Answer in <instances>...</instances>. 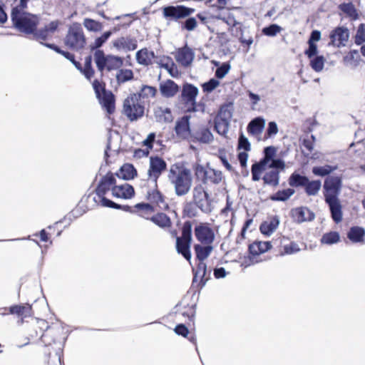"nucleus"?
<instances>
[{
  "mask_svg": "<svg viewBox=\"0 0 365 365\" xmlns=\"http://www.w3.org/2000/svg\"><path fill=\"white\" fill-rule=\"evenodd\" d=\"M123 113L131 121L136 120L144 114V106L140 103L138 96L130 94L123 102Z\"/></svg>",
  "mask_w": 365,
  "mask_h": 365,
  "instance_id": "nucleus-11",
  "label": "nucleus"
},
{
  "mask_svg": "<svg viewBox=\"0 0 365 365\" xmlns=\"http://www.w3.org/2000/svg\"><path fill=\"white\" fill-rule=\"evenodd\" d=\"M271 248L270 242H254L249 246V251L255 257L266 252Z\"/></svg>",
  "mask_w": 365,
  "mask_h": 365,
  "instance_id": "nucleus-30",
  "label": "nucleus"
},
{
  "mask_svg": "<svg viewBox=\"0 0 365 365\" xmlns=\"http://www.w3.org/2000/svg\"><path fill=\"white\" fill-rule=\"evenodd\" d=\"M322 187V182L319 180L309 181L306 183L304 188L305 192L309 196H314L319 193Z\"/></svg>",
  "mask_w": 365,
  "mask_h": 365,
  "instance_id": "nucleus-36",
  "label": "nucleus"
},
{
  "mask_svg": "<svg viewBox=\"0 0 365 365\" xmlns=\"http://www.w3.org/2000/svg\"><path fill=\"white\" fill-rule=\"evenodd\" d=\"M194 57V52L187 46L179 48L175 53V58L176 61L185 67H187L191 64Z\"/></svg>",
  "mask_w": 365,
  "mask_h": 365,
  "instance_id": "nucleus-19",
  "label": "nucleus"
},
{
  "mask_svg": "<svg viewBox=\"0 0 365 365\" xmlns=\"http://www.w3.org/2000/svg\"><path fill=\"white\" fill-rule=\"evenodd\" d=\"M135 57L137 62L143 66L152 64L155 58L154 52L148 48H143L137 51Z\"/></svg>",
  "mask_w": 365,
  "mask_h": 365,
  "instance_id": "nucleus-25",
  "label": "nucleus"
},
{
  "mask_svg": "<svg viewBox=\"0 0 365 365\" xmlns=\"http://www.w3.org/2000/svg\"><path fill=\"white\" fill-rule=\"evenodd\" d=\"M331 44L341 47L346 46L349 38V30L344 26L335 28L330 34Z\"/></svg>",
  "mask_w": 365,
  "mask_h": 365,
  "instance_id": "nucleus-16",
  "label": "nucleus"
},
{
  "mask_svg": "<svg viewBox=\"0 0 365 365\" xmlns=\"http://www.w3.org/2000/svg\"><path fill=\"white\" fill-rule=\"evenodd\" d=\"M115 178L112 173H108L100 181L96 190V197H94V201L102 207H110L115 209H120V205L107 199L105 195L110 190L115 186Z\"/></svg>",
  "mask_w": 365,
  "mask_h": 365,
  "instance_id": "nucleus-5",
  "label": "nucleus"
},
{
  "mask_svg": "<svg viewBox=\"0 0 365 365\" xmlns=\"http://www.w3.org/2000/svg\"><path fill=\"white\" fill-rule=\"evenodd\" d=\"M159 88L161 95L165 98L175 96L179 91V86L172 80L161 82Z\"/></svg>",
  "mask_w": 365,
  "mask_h": 365,
  "instance_id": "nucleus-23",
  "label": "nucleus"
},
{
  "mask_svg": "<svg viewBox=\"0 0 365 365\" xmlns=\"http://www.w3.org/2000/svg\"><path fill=\"white\" fill-rule=\"evenodd\" d=\"M117 175L124 180L133 179L136 175V170L130 164L123 165Z\"/></svg>",
  "mask_w": 365,
  "mask_h": 365,
  "instance_id": "nucleus-33",
  "label": "nucleus"
},
{
  "mask_svg": "<svg viewBox=\"0 0 365 365\" xmlns=\"http://www.w3.org/2000/svg\"><path fill=\"white\" fill-rule=\"evenodd\" d=\"M190 116L185 115L175 123V130L177 136L181 139H186L190 135Z\"/></svg>",
  "mask_w": 365,
  "mask_h": 365,
  "instance_id": "nucleus-20",
  "label": "nucleus"
},
{
  "mask_svg": "<svg viewBox=\"0 0 365 365\" xmlns=\"http://www.w3.org/2000/svg\"><path fill=\"white\" fill-rule=\"evenodd\" d=\"M31 307L29 305H14L9 308L10 314H17L19 317L26 318L31 314Z\"/></svg>",
  "mask_w": 365,
  "mask_h": 365,
  "instance_id": "nucleus-37",
  "label": "nucleus"
},
{
  "mask_svg": "<svg viewBox=\"0 0 365 365\" xmlns=\"http://www.w3.org/2000/svg\"><path fill=\"white\" fill-rule=\"evenodd\" d=\"M194 172L196 178L204 184L219 185L225 178L220 170L214 169L210 166L204 167L197 164L194 166Z\"/></svg>",
  "mask_w": 365,
  "mask_h": 365,
  "instance_id": "nucleus-9",
  "label": "nucleus"
},
{
  "mask_svg": "<svg viewBox=\"0 0 365 365\" xmlns=\"http://www.w3.org/2000/svg\"><path fill=\"white\" fill-rule=\"evenodd\" d=\"M111 34L112 32L110 31L103 33L102 36L96 38L94 42L91 45V48L94 50L101 47L103 44L110 38Z\"/></svg>",
  "mask_w": 365,
  "mask_h": 365,
  "instance_id": "nucleus-47",
  "label": "nucleus"
},
{
  "mask_svg": "<svg viewBox=\"0 0 365 365\" xmlns=\"http://www.w3.org/2000/svg\"><path fill=\"white\" fill-rule=\"evenodd\" d=\"M315 137L313 135H307L304 138L302 141V145L304 148L307 150V153L306 155H309L311 153L314 149V142H315Z\"/></svg>",
  "mask_w": 365,
  "mask_h": 365,
  "instance_id": "nucleus-49",
  "label": "nucleus"
},
{
  "mask_svg": "<svg viewBox=\"0 0 365 365\" xmlns=\"http://www.w3.org/2000/svg\"><path fill=\"white\" fill-rule=\"evenodd\" d=\"M216 117L230 123L231 118L232 117V106L229 105L222 106L220 108L219 113Z\"/></svg>",
  "mask_w": 365,
  "mask_h": 365,
  "instance_id": "nucleus-46",
  "label": "nucleus"
},
{
  "mask_svg": "<svg viewBox=\"0 0 365 365\" xmlns=\"http://www.w3.org/2000/svg\"><path fill=\"white\" fill-rule=\"evenodd\" d=\"M342 187V180L339 176H329L324 182L323 194L333 220L339 223L342 220V206L339 196Z\"/></svg>",
  "mask_w": 365,
  "mask_h": 365,
  "instance_id": "nucleus-1",
  "label": "nucleus"
},
{
  "mask_svg": "<svg viewBox=\"0 0 365 365\" xmlns=\"http://www.w3.org/2000/svg\"><path fill=\"white\" fill-rule=\"evenodd\" d=\"M194 232L196 239L202 245H212L215 240V232L207 224L200 223L196 225Z\"/></svg>",
  "mask_w": 365,
  "mask_h": 365,
  "instance_id": "nucleus-14",
  "label": "nucleus"
},
{
  "mask_svg": "<svg viewBox=\"0 0 365 365\" xmlns=\"http://www.w3.org/2000/svg\"><path fill=\"white\" fill-rule=\"evenodd\" d=\"M198 94V88L195 86L186 83L182 87V98L187 106L189 112L196 111V97Z\"/></svg>",
  "mask_w": 365,
  "mask_h": 365,
  "instance_id": "nucleus-15",
  "label": "nucleus"
},
{
  "mask_svg": "<svg viewBox=\"0 0 365 365\" xmlns=\"http://www.w3.org/2000/svg\"><path fill=\"white\" fill-rule=\"evenodd\" d=\"M284 251L282 255H292L298 252L300 250L299 245L295 242H290L283 247Z\"/></svg>",
  "mask_w": 365,
  "mask_h": 365,
  "instance_id": "nucleus-58",
  "label": "nucleus"
},
{
  "mask_svg": "<svg viewBox=\"0 0 365 365\" xmlns=\"http://www.w3.org/2000/svg\"><path fill=\"white\" fill-rule=\"evenodd\" d=\"M133 78V73L130 69H122L116 75L117 81L119 83H125Z\"/></svg>",
  "mask_w": 365,
  "mask_h": 365,
  "instance_id": "nucleus-48",
  "label": "nucleus"
},
{
  "mask_svg": "<svg viewBox=\"0 0 365 365\" xmlns=\"http://www.w3.org/2000/svg\"><path fill=\"white\" fill-rule=\"evenodd\" d=\"M308 182V178L297 173H292L289 178V185L292 187H304Z\"/></svg>",
  "mask_w": 365,
  "mask_h": 365,
  "instance_id": "nucleus-38",
  "label": "nucleus"
},
{
  "mask_svg": "<svg viewBox=\"0 0 365 365\" xmlns=\"http://www.w3.org/2000/svg\"><path fill=\"white\" fill-rule=\"evenodd\" d=\"M294 220L298 223L306 221H312L314 218V214L306 207H297L292 211Z\"/></svg>",
  "mask_w": 365,
  "mask_h": 365,
  "instance_id": "nucleus-22",
  "label": "nucleus"
},
{
  "mask_svg": "<svg viewBox=\"0 0 365 365\" xmlns=\"http://www.w3.org/2000/svg\"><path fill=\"white\" fill-rule=\"evenodd\" d=\"M364 230L359 227H351L347 234L348 238L354 243L364 242Z\"/></svg>",
  "mask_w": 365,
  "mask_h": 365,
  "instance_id": "nucleus-32",
  "label": "nucleus"
},
{
  "mask_svg": "<svg viewBox=\"0 0 365 365\" xmlns=\"http://www.w3.org/2000/svg\"><path fill=\"white\" fill-rule=\"evenodd\" d=\"M195 205L204 213H210L212 210V200L202 185L198 184L192 191Z\"/></svg>",
  "mask_w": 365,
  "mask_h": 365,
  "instance_id": "nucleus-12",
  "label": "nucleus"
},
{
  "mask_svg": "<svg viewBox=\"0 0 365 365\" xmlns=\"http://www.w3.org/2000/svg\"><path fill=\"white\" fill-rule=\"evenodd\" d=\"M99 101L108 113H112L115 109L113 96L111 93H104Z\"/></svg>",
  "mask_w": 365,
  "mask_h": 365,
  "instance_id": "nucleus-34",
  "label": "nucleus"
},
{
  "mask_svg": "<svg viewBox=\"0 0 365 365\" xmlns=\"http://www.w3.org/2000/svg\"><path fill=\"white\" fill-rule=\"evenodd\" d=\"M148 198L150 202L156 204L163 202V196L160 191H158L157 189H155L151 192H148Z\"/></svg>",
  "mask_w": 365,
  "mask_h": 365,
  "instance_id": "nucleus-60",
  "label": "nucleus"
},
{
  "mask_svg": "<svg viewBox=\"0 0 365 365\" xmlns=\"http://www.w3.org/2000/svg\"><path fill=\"white\" fill-rule=\"evenodd\" d=\"M340 8L342 11L348 14L351 18L354 19H357L358 14L353 4L350 3L344 4L341 5Z\"/></svg>",
  "mask_w": 365,
  "mask_h": 365,
  "instance_id": "nucleus-51",
  "label": "nucleus"
},
{
  "mask_svg": "<svg viewBox=\"0 0 365 365\" xmlns=\"http://www.w3.org/2000/svg\"><path fill=\"white\" fill-rule=\"evenodd\" d=\"M134 194L133 187L128 183L116 185L112 188V195L116 198L130 199Z\"/></svg>",
  "mask_w": 365,
  "mask_h": 365,
  "instance_id": "nucleus-21",
  "label": "nucleus"
},
{
  "mask_svg": "<svg viewBox=\"0 0 365 365\" xmlns=\"http://www.w3.org/2000/svg\"><path fill=\"white\" fill-rule=\"evenodd\" d=\"M29 0H20L19 3L14 7H13L11 13V16H14L15 14H25L28 13L25 11L27 8V4Z\"/></svg>",
  "mask_w": 365,
  "mask_h": 365,
  "instance_id": "nucleus-54",
  "label": "nucleus"
},
{
  "mask_svg": "<svg viewBox=\"0 0 365 365\" xmlns=\"http://www.w3.org/2000/svg\"><path fill=\"white\" fill-rule=\"evenodd\" d=\"M265 126V120L262 117H257L252 120L247 125V131L252 135L260 134Z\"/></svg>",
  "mask_w": 365,
  "mask_h": 365,
  "instance_id": "nucleus-29",
  "label": "nucleus"
},
{
  "mask_svg": "<svg viewBox=\"0 0 365 365\" xmlns=\"http://www.w3.org/2000/svg\"><path fill=\"white\" fill-rule=\"evenodd\" d=\"M276 150L272 146L264 148V156L259 162L252 165V177L253 181H259L261 179V174L267 168H278L283 170L285 168L284 162L281 159H274Z\"/></svg>",
  "mask_w": 365,
  "mask_h": 365,
  "instance_id": "nucleus-4",
  "label": "nucleus"
},
{
  "mask_svg": "<svg viewBox=\"0 0 365 365\" xmlns=\"http://www.w3.org/2000/svg\"><path fill=\"white\" fill-rule=\"evenodd\" d=\"M93 88L98 99H101V96L104 94V93H106L103 84L98 80H95L93 82Z\"/></svg>",
  "mask_w": 365,
  "mask_h": 365,
  "instance_id": "nucleus-61",
  "label": "nucleus"
},
{
  "mask_svg": "<svg viewBox=\"0 0 365 365\" xmlns=\"http://www.w3.org/2000/svg\"><path fill=\"white\" fill-rule=\"evenodd\" d=\"M230 70V65L228 63H223L215 71V76L217 78H223Z\"/></svg>",
  "mask_w": 365,
  "mask_h": 365,
  "instance_id": "nucleus-57",
  "label": "nucleus"
},
{
  "mask_svg": "<svg viewBox=\"0 0 365 365\" xmlns=\"http://www.w3.org/2000/svg\"><path fill=\"white\" fill-rule=\"evenodd\" d=\"M32 35L34 39L39 41L40 42L41 41H46L51 36L45 26L39 30L36 29Z\"/></svg>",
  "mask_w": 365,
  "mask_h": 365,
  "instance_id": "nucleus-50",
  "label": "nucleus"
},
{
  "mask_svg": "<svg viewBox=\"0 0 365 365\" xmlns=\"http://www.w3.org/2000/svg\"><path fill=\"white\" fill-rule=\"evenodd\" d=\"M196 138L202 143H210L213 140V135L207 128H202L196 133Z\"/></svg>",
  "mask_w": 365,
  "mask_h": 365,
  "instance_id": "nucleus-42",
  "label": "nucleus"
},
{
  "mask_svg": "<svg viewBox=\"0 0 365 365\" xmlns=\"http://www.w3.org/2000/svg\"><path fill=\"white\" fill-rule=\"evenodd\" d=\"M279 224V220L278 217L274 216L262 222L259 227V230L263 235L269 236L277 230Z\"/></svg>",
  "mask_w": 365,
  "mask_h": 365,
  "instance_id": "nucleus-28",
  "label": "nucleus"
},
{
  "mask_svg": "<svg viewBox=\"0 0 365 365\" xmlns=\"http://www.w3.org/2000/svg\"><path fill=\"white\" fill-rule=\"evenodd\" d=\"M337 168V165L314 166L312 168V173L316 176L324 177L333 173Z\"/></svg>",
  "mask_w": 365,
  "mask_h": 365,
  "instance_id": "nucleus-35",
  "label": "nucleus"
},
{
  "mask_svg": "<svg viewBox=\"0 0 365 365\" xmlns=\"http://www.w3.org/2000/svg\"><path fill=\"white\" fill-rule=\"evenodd\" d=\"M157 93V89L155 87L150 86H144L140 89L138 93H135L138 96V100L140 99H148L150 98H153L155 96Z\"/></svg>",
  "mask_w": 365,
  "mask_h": 365,
  "instance_id": "nucleus-44",
  "label": "nucleus"
},
{
  "mask_svg": "<svg viewBox=\"0 0 365 365\" xmlns=\"http://www.w3.org/2000/svg\"><path fill=\"white\" fill-rule=\"evenodd\" d=\"M282 31V28L277 24H271L262 29V33L267 36H275Z\"/></svg>",
  "mask_w": 365,
  "mask_h": 365,
  "instance_id": "nucleus-52",
  "label": "nucleus"
},
{
  "mask_svg": "<svg viewBox=\"0 0 365 365\" xmlns=\"http://www.w3.org/2000/svg\"><path fill=\"white\" fill-rule=\"evenodd\" d=\"M192 241V227L190 222H185L182 229V235L176 238V250L185 259L190 262V245Z\"/></svg>",
  "mask_w": 365,
  "mask_h": 365,
  "instance_id": "nucleus-10",
  "label": "nucleus"
},
{
  "mask_svg": "<svg viewBox=\"0 0 365 365\" xmlns=\"http://www.w3.org/2000/svg\"><path fill=\"white\" fill-rule=\"evenodd\" d=\"M340 240L339 234L337 232H329L323 235L321 238V243L324 245H334Z\"/></svg>",
  "mask_w": 365,
  "mask_h": 365,
  "instance_id": "nucleus-40",
  "label": "nucleus"
},
{
  "mask_svg": "<svg viewBox=\"0 0 365 365\" xmlns=\"http://www.w3.org/2000/svg\"><path fill=\"white\" fill-rule=\"evenodd\" d=\"M71 63L75 66V67L82 73L85 77L90 80L94 75V70L92 68V56H88L85 58L84 61V66L82 67L81 63L73 59Z\"/></svg>",
  "mask_w": 365,
  "mask_h": 365,
  "instance_id": "nucleus-24",
  "label": "nucleus"
},
{
  "mask_svg": "<svg viewBox=\"0 0 365 365\" xmlns=\"http://www.w3.org/2000/svg\"><path fill=\"white\" fill-rule=\"evenodd\" d=\"M83 26L91 31H98L101 29V24L91 19H86L83 21Z\"/></svg>",
  "mask_w": 365,
  "mask_h": 365,
  "instance_id": "nucleus-53",
  "label": "nucleus"
},
{
  "mask_svg": "<svg viewBox=\"0 0 365 365\" xmlns=\"http://www.w3.org/2000/svg\"><path fill=\"white\" fill-rule=\"evenodd\" d=\"M166 168L167 163L163 158L158 156L150 157L147 175L148 180L153 184L154 187H157L158 180Z\"/></svg>",
  "mask_w": 365,
  "mask_h": 365,
  "instance_id": "nucleus-13",
  "label": "nucleus"
},
{
  "mask_svg": "<svg viewBox=\"0 0 365 365\" xmlns=\"http://www.w3.org/2000/svg\"><path fill=\"white\" fill-rule=\"evenodd\" d=\"M364 42H365V24H361L358 27L355 36V43L358 45H361Z\"/></svg>",
  "mask_w": 365,
  "mask_h": 365,
  "instance_id": "nucleus-55",
  "label": "nucleus"
},
{
  "mask_svg": "<svg viewBox=\"0 0 365 365\" xmlns=\"http://www.w3.org/2000/svg\"><path fill=\"white\" fill-rule=\"evenodd\" d=\"M194 249L196 257L199 261H204L207 259L213 250L212 245H195Z\"/></svg>",
  "mask_w": 365,
  "mask_h": 365,
  "instance_id": "nucleus-31",
  "label": "nucleus"
},
{
  "mask_svg": "<svg viewBox=\"0 0 365 365\" xmlns=\"http://www.w3.org/2000/svg\"><path fill=\"white\" fill-rule=\"evenodd\" d=\"M278 133V127L275 122L272 121L268 123V128L267 129V137L272 138L276 135Z\"/></svg>",
  "mask_w": 365,
  "mask_h": 365,
  "instance_id": "nucleus-64",
  "label": "nucleus"
},
{
  "mask_svg": "<svg viewBox=\"0 0 365 365\" xmlns=\"http://www.w3.org/2000/svg\"><path fill=\"white\" fill-rule=\"evenodd\" d=\"M195 12V9L182 5L168 6L163 8V16L166 19L177 21L180 19L188 17L185 21H182L180 28L182 30L193 31L198 25L195 17H190Z\"/></svg>",
  "mask_w": 365,
  "mask_h": 365,
  "instance_id": "nucleus-3",
  "label": "nucleus"
},
{
  "mask_svg": "<svg viewBox=\"0 0 365 365\" xmlns=\"http://www.w3.org/2000/svg\"><path fill=\"white\" fill-rule=\"evenodd\" d=\"M155 63L160 68H165L172 77L176 78L179 76L180 73L178 67L170 56H163L157 57Z\"/></svg>",
  "mask_w": 365,
  "mask_h": 365,
  "instance_id": "nucleus-18",
  "label": "nucleus"
},
{
  "mask_svg": "<svg viewBox=\"0 0 365 365\" xmlns=\"http://www.w3.org/2000/svg\"><path fill=\"white\" fill-rule=\"evenodd\" d=\"M215 130L222 135H225L228 132L230 127V122L220 119L217 117L215 118Z\"/></svg>",
  "mask_w": 365,
  "mask_h": 365,
  "instance_id": "nucleus-43",
  "label": "nucleus"
},
{
  "mask_svg": "<svg viewBox=\"0 0 365 365\" xmlns=\"http://www.w3.org/2000/svg\"><path fill=\"white\" fill-rule=\"evenodd\" d=\"M64 43L68 48L76 51L85 47L86 38L80 24L73 23L70 26L64 38Z\"/></svg>",
  "mask_w": 365,
  "mask_h": 365,
  "instance_id": "nucleus-7",
  "label": "nucleus"
},
{
  "mask_svg": "<svg viewBox=\"0 0 365 365\" xmlns=\"http://www.w3.org/2000/svg\"><path fill=\"white\" fill-rule=\"evenodd\" d=\"M220 84V82L215 78H211L209 81L205 83L202 85L203 91L207 93L212 92Z\"/></svg>",
  "mask_w": 365,
  "mask_h": 365,
  "instance_id": "nucleus-59",
  "label": "nucleus"
},
{
  "mask_svg": "<svg viewBox=\"0 0 365 365\" xmlns=\"http://www.w3.org/2000/svg\"><path fill=\"white\" fill-rule=\"evenodd\" d=\"M94 61L99 71L117 70L123 63L122 58L113 55H105L102 50H96L94 53Z\"/></svg>",
  "mask_w": 365,
  "mask_h": 365,
  "instance_id": "nucleus-8",
  "label": "nucleus"
},
{
  "mask_svg": "<svg viewBox=\"0 0 365 365\" xmlns=\"http://www.w3.org/2000/svg\"><path fill=\"white\" fill-rule=\"evenodd\" d=\"M13 27L18 31L26 35L32 34L36 30L40 17L31 13L16 14L11 16Z\"/></svg>",
  "mask_w": 365,
  "mask_h": 365,
  "instance_id": "nucleus-6",
  "label": "nucleus"
},
{
  "mask_svg": "<svg viewBox=\"0 0 365 365\" xmlns=\"http://www.w3.org/2000/svg\"><path fill=\"white\" fill-rule=\"evenodd\" d=\"M278 168H267L262 178L264 182L272 186H277L279 182V171Z\"/></svg>",
  "mask_w": 365,
  "mask_h": 365,
  "instance_id": "nucleus-26",
  "label": "nucleus"
},
{
  "mask_svg": "<svg viewBox=\"0 0 365 365\" xmlns=\"http://www.w3.org/2000/svg\"><path fill=\"white\" fill-rule=\"evenodd\" d=\"M206 271V264L203 261H200L197 264V269L195 272L194 280H195L196 278L198 277H200L201 279L202 280V279L205 277Z\"/></svg>",
  "mask_w": 365,
  "mask_h": 365,
  "instance_id": "nucleus-56",
  "label": "nucleus"
},
{
  "mask_svg": "<svg viewBox=\"0 0 365 365\" xmlns=\"http://www.w3.org/2000/svg\"><path fill=\"white\" fill-rule=\"evenodd\" d=\"M167 178L177 196H185L190 192L193 182L190 169L180 163L173 164L168 171Z\"/></svg>",
  "mask_w": 365,
  "mask_h": 365,
  "instance_id": "nucleus-2",
  "label": "nucleus"
},
{
  "mask_svg": "<svg viewBox=\"0 0 365 365\" xmlns=\"http://www.w3.org/2000/svg\"><path fill=\"white\" fill-rule=\"evenodd\" d=\"M150 220L160 227H167L170 225V218L164 213H158L150 218Z\"/></svg>",
  "mask_w": 365,
  "mask_h": 365,
  "instance_id": "nucleus-41",
  "label": "nucleus"
},
{
  "mask_svg": "<svg viewBox=\"0 0 365 365\" xmlns=\"http://www.w3.org/2000/svg\"><path fill=\"white\" fill-rule=\"evenodd\" d=\"M238 148L243 149L245 151H249L250 150V143L243 134H241L238 140Z\"/></svg>",
  "mask_w": 365,
  "mask_h": 365,
  "instance_id": "nucleus-62",
  "label": "nucleus"
},
{
  "mask_svg": "<svg viewBox=\"0 0 365 365\" xmlns=\"http://www.w3.org/2000/svg\"><path fill=\"white\" fill-rule=\"evenodd\" d=\"M310 66L316 72H321L324 66L325 58L323 56H317L310 58Z\"/></svg>",
  "mask_w": 365,
  "mask_h": 365,
  "instance_id": "nucleus-45",
  "label": "nucleus"
},
{
  "mask_svg": "<svg viewBox=\"0 0 365 365\" xmlns=\"http://www.w3.org/2000/svg\"><path fill=\"white\" fill-rule=\"evenodd\" d=\"M154 115L160 123H170L173 120L171 110L168 108L158 106L154 109Z\"/></svg>",
  "mask_w": 365,
  "mask_h": 365,
  "instance_id": "nucleus-27",
  "label": "nucleus"
},
{
  "mask_svg": "<svg viewBox=\"0 0 365 365\" xmlns=\"http://www.w3.org/2000/svg\"><path fill=\"white\" fill-rule=\"evenodd\" d=\"M295 191L294 189L287 188L282 190L277 191L275 194L270 197V199L273 201H286L291 196L294 194Z\"/></svg>",
  "mask_w": 365,
  "mask_h": 365,
  "instance_id": "nucleus-39",
  "label": "nucleus"
},
{
  "mask_svg": "<svg viewBox=\"0 0 365 365\" xmlns=\"http://www.w3.org/2000/svg\"><path fill=\"white\" fill-rule=\"evenodd\" d=\"M112 44L118 51H130L137 48L138 41L134 37L125 36L113 40Z\"/></svg>",
  "mask_w": 365,
  "mask_h": 365,
  "instance_id": "nucleus-17",
  "label": "nucleus"
},
{
  "mask_svg": "<svg viewBox=\"0 0 365 365\" xmlns=\"http://www.w3.org/2000/svg\"><path fill=\"white\" fill-rule=\"evenodd\" d=\"M309 48L304 51V54L309 58H312L317 54V46L314 42H309Z\"/></svg>",
  "mask_w": 365,
  "mask_h": 365,
  "instance_id": "nucleus-63",
  "label": "nucleus"
}]
</instances>
